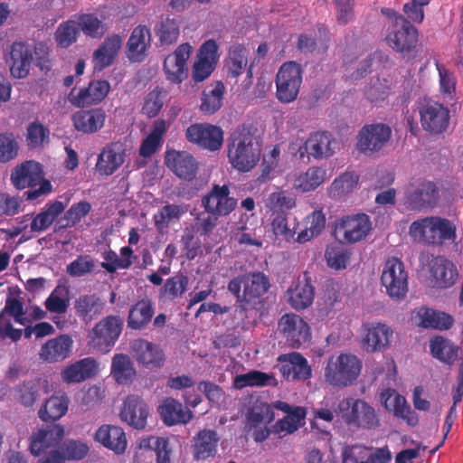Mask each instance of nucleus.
I'll list each match as a JSON object with an SVG mask.
<instances>
[{
    "label": "nucleus",
    "mask_w": 463,
    "mask_h": 463,
    "mask_svg": "<svg viewBox=\"0 0 463 463\" xmlns=\"http://www.w3.org/2000/svg\"><path fill=\"white\" fill-rule=\"evenodd\" d=\"M136 361L148 369L163 366L165 357L164 351L156 344L145 339H137L131 345Z\"/></svg>",
    "instance_id": "obj_31"
},
{
    "label": "nucleus",
    "mask_w": 463,
    "mask_h": 463,
    "mask_svg": "<svg viewBox=\"0 0 463 463\" xmlns=\"http://www.w3.org/2000/svg\"><path fill=\"white\" fill-rule=\"evenodd\" d=\"M436 68L439 73V90L441 96L446 100H453L457 90V78L454 72L439 61H436Z\"/></svg>",
    "instance_id": "obj_55"
},
{
    "label": "nucleus",
    "mask_w": 463,
    "mask_h": 463,
    "mask_svg": "<svg viewBox=\"0 0 463 463\" xmlns=\"http://www.w3.org/2000/svg\"><path fill=\"white\" fill-rule=\"evenodd\" d=\"M185 211L184 207L177 204H166L163 206L153 215L155 227L158 232H165L169 228L170 224L180 220Z\"/></svg>",
    "instance_id": "obj_52"
},
{
    "label": "nucleus",
    "mask_w": 463,
    "mask_h": 463,
    "mask_svg": "<svg viewBox=\"0 0 463 463\" xmlns=\"http://www.w3.org/2000/svg\"><path fill=\"white\" fill-rule=\"evenodd\" d=\"M94 440L117 455H122L128 446L124 430L117 425L104 424L94 434Z\"/></svg>",
    "instance_id": "obj_32"
},
{
    "label": "nucleus",
    "mask_w": 463,
    "mask_h": 463,
    "mask_svg": "<svg viewBox=\"0 0 463 463\" xmlns=\"http://www.w3.org/2000/svg\"><path fill=\"white\" fill-rule=\"evenodd\" d=\"M359 175L354 172H345L337 176L327 188L328 195L334 199L343 198L359 186Z\"/></svg>",
    "instance_id": "obj_48"
},
{
    "label": "nucleus",
    "mask_w": 463,
    "mask_h": 463,
    "mask_svg": "<svg viewBox=\"0 0 463 463\" xmlns=\"http://www.w3.org/2000/svg\"><path fill=\"white\" fill-rule=\"evenodd\" d=\"M202 205L205 212L217 216L229 215L237 206V200L230 195L229 186L215 184L203 197Z\"/></svg>",
    "instance_id": "obj_18"
},
{
    "label": "nucleus",
    "mask_w": 463,
    "mask_h": 463,
    "mask_svg": "<svg viewBox=\"0 0 463 463\" xmlns=\"http://www.w3.org/2000/svg\"><path fill=\"white\" fill-rule=\"evenodd\" d=\"M305 229L298 233L296 241L306 243L317 237L326 227V216L322 210H315L304 219Z\"/></svg>",
    "instance_id": "obj_49"
},
{
    "label": "nucleus",
    "mask_w": 463,
    "mask_h": 463,
    "mask_svg": "<svg viewBox=\"0 0 463 463\" xmlns=\"http://www.w3.org/2000/svg\"><path fill=\"white\" fill-rule=\"evenodd\" d=\"M70 399L64 392H58L47 398L38 411V417L44 422L56 421L68 411Z\"/></svg>",
    "instance_id": "obj_38"
},
{
    "label": "nucleus",
    "mask_w": 463,
    "mask_h": 463,
    "mask_svg": "<svg viewBox=\"0 0 463 463\" xmlns=\"http://www.w3.org/2000/svg\"><path fill=\"white\" fill-rule=\"evenodd\" d=\"M187 140L210 151L219 150L223 143V132L216 126L207 123H196L187 128Z\"/></svg>",
    "instance_id": "obj_19"
},
{
    "label": "nucleus",
    "mask_w": 463,
    "mask_h": 463,
    "mask_svg": "<svg viewBox=\"0 0 463 463\" xmlns=\"http://www.w3.org/2000/svg\"><path fill=\"white\" fill-rule=\"evenodd\" d=\"M149 413V407L142 397L129 394L123 401L119 419L135 430H144L147 425Z\"/></svg>",
    "instance_id": "obj_20"
},
{
    "label": "nucleus",
    "mask_w": 463,
    "mask_h": 463,
    "mask_svg": "<svg viewBox=\"0 0 463 463\" xmlns=\"http://www.w3.org/2000/svg\"><path fill=\"white\" fill-rule=\"evenodd\" d=\"M225 87L222 82H216L212 90L204 91L202 98L201 110L205 114H213L222 105Z\"/></svg>",
    "instance_id": "obj_60"
},
{
    "label": "nucleus",
    "mask_w": 463,
    "mask_h": 463,
    "mask_svg": "<svg viewBox=\"0 0 463 463\" xmlns=\"http://www.w3.org/2000/svg\"><path fill=\"white\" fill-rule=\"evenodd\" d=\"M362 348L367 353L384 352L394 339L393 328L386 323L372 322L362 326Z\"/></svg>",
    "instance_id": "obj_13"
},
{
    "label": "nucleus",
    "mask_w": 463,
    "mask_h": 463,
    "mask_svg": "<svg viewBox=\"0 0 463 463\" xmlns=\"http://www.w3.org/2000/svg\"><path fill=\"white\" fill-rule=\"evenodd\" d=\"M153 316V308L149 300L137 302L129 311L128 324L133 329L145 326Z\"/></svg>",
    "instance_id": "obj_56"
},
{
    "label": "nucleus",
    "mask_w": 463,
    "mask_h": 463,
    "mask_svg": "<svg viewBox=\"0 0 463 463\" xmlns=\"http://www.w3.org/2000/svg\"><path fill=\"white\" fill-rule=\"evenodd\" d=\"M335 141L326 132H315L309 135L303 146L298 150L300 158L307 156L315 159L330 157L335 153Z\"/></svg>",
    "instance_id": "obj_29"
},
{
    "label": "nucleus",
    "mask_w": 463,
    "mask_h": 463,
    "mask_svg": "<svg viewBox=\"0 0 463 463\" xmlns=\"http://www.w3.org/2000/svg\"><path fill=\"white\" fill-rule=\"evenodd\" d=\"M99 372V363L92 357H86L66 366L61 372V377L66 383H78L94 377Z\"/></svg>",
    "instance_id": "obj_34"
},
{
    "label": "nucleus",
    "mask_w": 463,
    "mask_h": 463,
    "mask_svg": "<svg viewBox=\"0 0 463 463\" xmlns=\"http://www.w3.org/2000/svg\"><path fill=\"white\" fill-rule=\"evenodd\" d=\"M338 408L343 419L349 425L364 429H373L379 425L374 409L363 400L344 399Z\"/></svg>",
    "instance_id": "obj_10"
},
{
    "label": "nucleus",
    "mask_w": 463,
    "mask_h": 463,
    "mask_svg": "<svg viewBox=\"0 0 463 463\" xmlns=\"http://www.w3.org/2000/svg\"><path fill=\"white\" fill-rule=\"evenodd\" d=\"M110 375L120 385L130 384L137 371L130 357L126 354H116L111 360Z\"/></svg>",
    "instance_id": "obj_44"
},
{
    "label": "nucleus",
    "mask_w": 463,
    "mask_h": 463,
    "mask_svg": "<svg viewBox=\"0 0 463 463\" xmlns=\"http://www.w3.org/2000/svg\"><path fill=\"white\" fill-rule=\"evenodd\" d=\"M286 302L295 310L310 307L315 298V288L311 279L304 276L294 280L284 295Z\"/></svg>",
    "instance_id": "obj_25"
},
{
    "label": "nucleus",
    "mask_w": 463,
    "mask_h": 463,
    "mask_svg": "<svg viewBox=\"0 0 463 463\" xmlns=\"http://www.w3.org/2000/svg\"><path fill=\"white\" fill-rule=\"evenodd\" d=\"M392 14V25L385 37L386 43L398 52H410L417 45L418 30L402 15Z\"/></svg>",
    "instance_id": "obj_9"
},
{
    "label": "nucleus",
    "mask_w": 463,
    "mask_h": 463,
    "mask_svg": "<svg viewBox=\"0 0 463 463\" xmlns=\"http://www.w3.org/2000/svg\"><path fill=\"white\" fill-rule=\"evenodd\" d=\"M430 272L434 286L439 288L453 286L458 278L455 265L443 257H435L431 260Z\"/></svg>",
    "instance_id": "obj_37"
},
{
    "label": "nucleus",
    "mask_w": 463,
    "mask_h": 463,
    "mask_svg": "<svg viewBox=\"0 0 463 463\" xmlns=\"http://www.w3.org/2000/svg\"><path fill=\"white\" fill-rule=\"evenodd\" d=\"M10 71L14 78L24 79L30 71L33 53L30 47L23 43H14L11 47Z\"/></svg>",
    "instance_id": "obj_41"
},
{
    "label": "nucleus",
    "mask_w": 463,
    "mask_h": 463,
    "mask_svg": "<svg viewBox=\"0 0 463 463\" xmlns=\"http://www.w3.org/2000/svg\"><path fill=\"white\" fill-rule=\"evenodd\" d=\"M391 128L383 123L364 126L357 135L356 149L364 155H373L382 150L390 141Z\"/></svg>",
    "instance_id": "obj_14"
},
{
    "label": "nucleus",
    "mask_w": 463,
    "mask_h": 463,
    "mask_svg": "<svg viewBox=\"0 0 463 463\" xmlns=\"http://www.w3.org/2000/svg\"><path fill=\"white\" fill-rule=\"evenodd\" d=\"M363 363L354 354L343 352L328 357L324 367V382L344 389L354 384L361 374Z\"/></svg>",
    "instance_id": "obj_2"
},
{
    "label": "nucleus",
    "mask_w": 463,
    "mask_h": 463,
    "mask_svg": "<svg viewBox=\"0 0 463 463\" xmlns=\"http://www.w3.org/2000/svg\"><path fill=\"white\" fill-rule=\"evenodd\" d=\"M409 236L417 243L438 246L456 238V227L444 218L430 216L420 218L411 222Z\"/></svg>",
    "instance_id": "obj_3"
},
{
    "label": "nucleus",
    "mask_w": 463,
    "mask_h": 463,
    "mask_svg": "<svg viewBox=\"0 0 463 463\" xmlns=\"http://www.w3.org/2000/svg\"><path fill=\"white\" fill-rule=\"evenodd\" d=\"M124 321L118 316H108L99 321L88 334V346L92 351L109 353L118 341Z\"/></svg>",
    "instance_id": "obj_5"
},
{
    "label": "nucleus",
    "mask_w": 463,
    "mask_h": 463,
    "mask_svg": "<svg viewBox=\"0 0 463 463\" xmlns=\"http://www.w3.org/2000/svg\"><path fill=\"white\" fill-rule=\"evenodd\" d=\"M381 402L389 411H392L396 417L405 420L408 424L414 426L418 422V418L411 411L403 396L400 395L393 389H385L381 392Z\"/></svg>",
    "instance_id": "obj_36"
},
{
    "label": "nucleus",
    "mask_w": 463,
    "mask_h": 463,
    "mask_svg": "<svg viewBox=\"0 0 463 463\" xmlns=\"http://www.w3.org/2000/svg\"><path fill=\"white\" fill-rule=\"evenodd\" d=\"M191 53L192 46L189 43H183L165 58L163 71L169 82L180 84L187 79V61Z\"/></svg>",
    "instance_id": "obj_16"
},
{
    "label": "nucleus",
    "mask_w": 463,
    "mask_h": 463,
    "mask_svg": "<svg viewBox=\"0 0 463 463\" xmlns=\"http://www.w3.org/2000/svg\"><path fill=\"white\" fill-rule=\"evenodd\" d=\"M219 60L218 45L215 41L208 40L202 44L192 68L194 81L206 80L213 71Z\"/></svg>",
    "instance_id": "obj_21"
},
{
    "label": "nucleus",
    "mask_w": 463,
    "mask_h": 463,
    "mask_svg": "<svg viewBox=\"0 0 463 463\" xmlns=\"http://www.w3.org/2000/svg\"><path fill=\"white\" fill-rule=\"evenodd\" d=\"M278 328L287 343L294 348L299 347L310 338L308 324L293 313L283 315L279 321Z\"/></svg>",
    "instance_id": "obj_17"
},
{
    "label": "nucleus",
    "mask_w": 463,
    "mask_h": 463,
    "mask_svg": "<svg viewBox=\"0 0 463 463\" xmlns=\"http://www.w3.org/2000/svg\"><path fill=\"white\" fill-rule=\"evenodd\" d=\"M106 118L104 109L98 108L76 112L72 116V122L78 131L90 134L102 128Z\"/></svg>",
    "instance_id": "obj_39"
},
{
    "label": "nucleus",
    "mask_w": 463,
    "mask_h": 463,
    "mask_svg": "<svg viewBox=\"0 0 463 463\" xmlns=\"http://www.w3.org/2000/svg\"><path fill=\"white\" fill-rule=\"evenodd\" d=\"M269 288V279L261 272L234 278L228 284V290L237 298V300L245 302L261 297Z\"/></svg>",
    "instance_id": "obj_11"
},
{
    "label": "nucleus",
    "mask_w": 463,
    "mask_h": 463,
    "mask_svg": "<svg viewBox=\"0 0 463 463\" xmlns=\"http://www.w3.org/2000/svg\"><path fill=\"white\" fill-rule=\"evenodd\" d=\"M373 229L371 218L365 213L345 215L335 222L334 234L343 244H354L366 239Z\"/></svg>",
    "instance_id": "obj_6"
},
{
    "label": "nucleus",
    "mask_w": 463,
    "mask_h": 463,
    "mask_svg": "<svg viewBox=\"0 0 463 463\" xmlns=\"http://www.w3.org/2000/svg\"><path fill=\"white\" fill-rule=\"evenodd\" d=\"M122 45V39L118 35L108 37L102 45L93 53V65L96 71H102L109 66L117 56Z\"/></svg>",
    "instance_id": "obj_45"
},
{
    "label": "nucleus",
    "mask_w": 463,
    "mask_h": 463,
    "mask_svg": "<svg viewBox=\"0 0 463 463\" xmlns=\"http://www.w3.org/2000/svg\"><path fill=\"white\" fill-rule=\"evenodd\" d=\"M306 411L301 407H295L291 412L279 420L275 425V431L287 435L295 432L304 422Z\"/></svg>",
    "instance_id": "obj_58"
},
{
    "label": "nucleus",
    "mask_w": 463,
    "mask_h": 463,
    "mask_svg": "<svg viewBox=\"0 0 463 463\" xmlns=\"http://www.w3.org/2000/svg\"><path fill=\"white\" fill-rule=\"evenodd\" d=\"M265 206L277 214L290 211L297 206V197L284 190H278L269 194L265 201Z\"/></svg>",
    "instance_id": "obj_53"
},
{
    "label": "nucleus",
    "mask_w": 463,
    "mask_h": 463,
    "mask_svg": "<svg viewBox=\"0 0 463 463\" xmlns=\"http://www.w3.org/2000/svg\"><path fill=\"white\" fill-rule=\"evenodd\" d=\"M80 34L75 18L61 23L54 33L56 43L61 48H68L74 43Z\"/></svg>",
    "instance_id": "obj_59"
},
{
    "label": "nucleus",
    "mask_w": 463,
    "mask_h": 463,
    "mask_svg": "<svg viewBox=\"0 0 463 463\" xmlns=\"http://www.w3.org/2000/svg\"><path fill=\"white\" fill-rule=\"evenodd\" d=\"M439 190L434 183L425 179L410 182L404 188L403 205L410 210L420 211L436 205Z\"/></svg>",
    "instance_id": "obj_7"
},
{
    "label": "nucleus",
    "mask_w": 463,
    "mask_h": 463,
    "mask_svg": "<svg viewBox=\"0 0 463 463\" xmlns=\"http://www.w3.org/2000/svg\"><path fill=\"white\" fill-rule=\"evenodd\" d=\"M110 90L107 80L91 81L87 88L73 89L69 94V101L79 108L90 106L102 101Z\"/></svg>",
    "instance_id": "obj_27"
},
{
    "label": "nucleus",
    "mask_w": 463,
    "mask_h": 463,
    "mask_svg": "<svg viewBox=\"0 0 463 463\" xmlns=\"http://www.w3.org/2000/svg\"><path fill=\"white\" fill-rule=\"evenodd\" d=\"M150 43L149 30L145 26L135 28L128 42V56L133 61H141Z\"/></svg>",
    "instance_id": "obj_46"
},
{
    "label": "nucleus",
    "mask_w": 463,
    "mask_h": 463,
    "mask_svg": "<svg viewBox=\"0 0 463 463\" xmlns=\"http://www.w3.org/2000/svg\"><path fill=\"white\" fill-rule=\"evenodd\" d=\"M125 152L121 145L112 144L99 155L97 171L105 175H112L124 162Z\"/></svg>",
    "instance_id": "obj_43"
},
{
    "label": "nucleus",
    "mask_w": 463,
    "mask_h": 463,
    "mask_svg": "<svg viewBox=\"0 0 463 463\" xmlns=\"http://www.w3.org/2000/svg\"><path fill=\"white\" fill-rule=\"evenodd\" d=\"M65 429L61 424L44 426L34 430L30 437V451L39 456L49 449L56 447L63 439Z\"/></svg>",
    "instance_id": "obj_23"
},
{
    "label": "nucleus",
    "mask_w": 463,
    "mask_h": 463,
    "mask_svg": "<svg viewBox=\"0 0 463 463\" xmlns=\"http://www.w3.org/2000/svg\"><path fill=\"white\" fill-rule=\"evenodd\" d=\"M220 437L213 430L203 429L198 431L192 440V455L196 461L213 458L218 451Z\"/></svg>",
    "instance_id": "obj_33"
},
{
    "label": "nucleus",
    "mask_w": 463,
    "mask_h": 463,
    "mask_svg": "<svg viewBox=\"0 0 463 463\" xmlns=\"http://www.w3.org/2000/svg\"><path fill=\"white\" fill-rule=\"evenodd\" d=\"M73 343L71 336L66 334L51 338L41 346L39 358L48 364L62 362L71 356Z\"/></svg>",
    "instance_id": "obj_26"
},
{
    "label": "nucleus",
    "mask_w": 463,
    "mask_h": 463,
    "mask_svg": "<svg viewBox=\"0 0 463 463\" xmlns=\"http://www.w3.org/2000/svg\"><path fill=\"white\" fill-rule=\"evenodd\" d=\"M61 450V452L57 449L52 450L39 463H65V459L80 460L87 455L89 447L80 440H69L64 443Z\"/></svg>",
    "instance_id": "obj_42"
},
{
    "label": "nucleus",
    "mask_w": 463,
    "mask_h": 463,
    "mask_svg": "<svg viewBox=\"0 0 463 463\" xmlns=\"http://www.w3.org/2000/svg\"><path fill=\"white\" fill-rule=\"evenodd\" d=\"M303 71L296 61L284 62L276 75V97L282 103L293 102L299 93Z\"/></svg>",
    "instance_id": "obj_8"
},
{
    "label": "nucleus",
    "mask_w": 463,
    "mask_h": 463,
    "mask_svg": "<svg viewBox=\"0 0 463 463\" xmlns=\"http://www.w3.org/2000/svg\"><path fill=\"white\" fill-rule=\"evenodd\" d=\"M278 362L281 364L280 373L288 380L306 381L311 377V367L307 360L299 353L280 354Z\"/></svg>",
    "instance_id": "obj_30"
},
{
    "label": "nucleus",
    "mask_w": 463,
    "mask_h": 463,
    "mask_svg": "<svg viewBox=\"0 0 463 463\" xmlns=\"http://www.w3.org/2000/svg\"><path fill=\"white\" fill-rule=\"evenodd\" d=\"M103 304L96 295L80 296L74 302V309L77 316L86 323L90 322L96 316L101 313Z\"/></svg>",
    "instance_id": "obj_50"
},
{
    "label": "nucleus",
    "mask_w": 463,
    "mask_h": 463,
    "mask_svg": "<svg viewBox=\"0 0 463 463\" xmlns=\"http://www.w3.org/2000/svg\"><path fill=\"white\" fill-rule=\"evenodd\" d=\"M75 20L80 32L81 31L89 37H100L105 33V27L102 22L91 14H80L75 17Z\"/></svg>",
    "instance_id": "obj_63"
},
{
    "label": "nucleus",
    "mask_w": 463,
    "mask_h": 463,
    "mask_svg": "<svg viewBox=\"0 0 463 463\" xmlns=\"http://www.w3.org/2000/svg\"><path fill=\"white\" fill-rule=\"evenodd\" d=\"M420 123L426 131L434 134L444 132L449 124V110L443 104L423 99L418 103Z\"/></svg>",
    "instance_id": "obj_15"
},
{
    "label": "nucleus",
    "mask_w": 463,
    "mask_h": 463,
    "mask_svg": "<svg viewBox=\"0 0 463 463\" xmlns=\"http://www.w3.org/2000/svg\"><path fill=\"white\" fill-rule=\"evenodd\" d=\"M273 419L274 413L271 407L265 402H260L250 410L247 415L246 428L251 430L252 427L269 424Z\"/></svg>",
    "instance_id": "obj_62"
},
{
    "label": "nucleus",
    "mask_w": 463,
    "mask_h": 463,
    "mask_svg": "<svg viewBox=\"0 0 463 463\" xmlns=\"http://www.w3.org/2000/svg\"><path fill=\"white\" fill-rule=\"evenodd\" d=\"M45 307L48 311L56 314H63L69 307V292L65 287H56L45 300Z\"/></svg>",
    "instance_id": "obj_64"
},
{
    "label": "nucleus",
    "mask_w": 463,
    "mask_h": 463,
    "mask_svg": "<svg viewBox=\"0 0 463 463\" xmlns=\"http://www.w3.org/2000/svg\"><path fill=\"white\" fill-rule=\"evenodd\" d=\"M381 282L392 298H402L408 291V273L403 263L397 258H391L383 265Z\"/></svg>",
    "instance_id": "obj_12"
},
{
    "label": "nucleus",
    "mask_w": 463,
    "mask_h": 463,
    "mask_svg": "<svg viewBox=\"0 0 463 463\" xmlns=\"http://www.w3.org/2000/svg\"><path fill=\"white\" fill-rule=\"evenodd\" d=\"M65 205L62 202L55 201L48 203L39 213L34 216L26 214L23 216V226L17 229L15 234H19L27 227L30 232L40 233L46 231L56 220V218L64 211Z\"/></svg>",
    "instance_id": "obj_22"
},
{
    "label": "nucleus",
    "mask_w": 463,
    "mask_h": 463,
    "mask_svg": "<svg viewBox=\"0 0 463 463\" xmlns=\"http://www.w3.org/2000/svg\"><path fill=\"white\" fill-rule=\"evenodd\" d=\"M158 411L164 423L167 426L186 424L193 419V412L173 398L165 399Z\"/></svg>",
    "instance_id": "obj_40"
},
{
    "label": "nucleus",
    "mask_w": 463,
    "mask_h": 463,
    "mask_svg": "<svg viewBox=\"0 0 463 463\" xmlns=\"http://www.w3.org/2000/svg\"><path fill=\"white\" fill-rule=\"evenodd\" d=\"M11 181L14 186L20 190L40 184L38 189L25 192L24 194L28 200H35L50 194L52 190V184L43 179L42 165L33 160L16 165L12 171Z\"/></svg>",
    "instance_id": "obj_4"
},
{
    "label": "nucleus",
    "mask_w": 463,
    "mask_h": 463,
    "mask_svg": "<svg viewBox=\"0 0 463 463\" xmlns=\"http://www.w3.org/2000/svg\"><path fill=\"white\" fill-rule=\"evenodd\" d=\"M277 384L278 381L273 374L256 370L236 375L233 380V387L235 389L253 386H276Z\"/></svg>",
    "instance_id": "obj_51"
},
{
    "label": "nucleus",
    "mask_w": 463,
    "mask_h": 463,
    "mask_svg": "<svg viewBox=\"0 0 463 463\" xmlns=\"http://www.w3.org/2000/svg\"><path fill=\"white\" fill-rule=\"evenodd\" d=\"M330 177L324 166L312 165L306 171L296 172L289 182L292 188L299 193H309L325 184Z\"/></svg>",
    "instance_id": "obj_28"
},
{
    "label": "nucleus",
    "mask_w": 463,
    "mask_h": 463,
    "mask_svg": "<svg viewBox=\"0 0 463 463\" xmlns=\"http://www.w3.org/2000/svg\"><path fill=\"white\" fill-rule=\"evenodd\" d=\"M165 161L166 166L180 178L191 180L195 176L197 165L194 158L188 152L166 151Z\"/></svg>",
    "instance_id": "obj_35"
},
{
    "label": "nucleus",
    "mask_w": 463,
    "mask_h": 463,
    "mask_svg": "<svg viewBox=\"0 0 463 463\" xmlns=\"http://www.w3.org/2000/svg\"><path fill=\"white\" fill-rule=\"evenodd\" d=\"M167 128L168 124L164 119L156 120L149 135L141 143L139 155L143 157H149L159 150Z\"/></svg>",
    "instance_id": "obj_47"
},
{
    "label": "nucleus",
    "mask_w": 463,
    "mask_h": 463,
    "mask_svg": "<svg viewBox=\"0 0 463 463\" xmlns=\"http://www.w3.org/2000/svg\"><path fill=\"white\" fill-rule=\"evenodd\" d=\"M421 321L420 325L423 327H431L436 329H448L453 324V319L446 313L436 311L433 309H422L420 313Z\"/></svg>",
    "instance_id": "obj_61"
},
{
    "label": "nucleus",
    "mask_w": 463,
    "mask_h": 463,
    "mask_svg": "<svg viewBox=\"0 0 463 463\" xmlns=\"http://www.w3.org/2000/svg\"><path fill=\"white\" fill-rule=\"evenodd\" d=\"M39 379L24 381L14 389V399L24 407L33 406L40 395Z\"/></svg>",
    "instance_id": "obj_54"
},
{
    "label": "nucleus",
    "mask_w": 463,
    "mask_h": 463,
    "mask_svg": "<svg viewBox=\"0 0 463 463\" xmlns=\"http://www.w3.org/2000/svg\"><path fill=\"white\" fill-rule=\"evenodd\" d=\"M260 156V143L250 128L240 127L230 135L227 158L234 170L240 173L250 172L259 164Z\"/></svg>",
    "instance_id": "obj_1"
},
{
    "label": "nucleus",
    "mask_w": 463,
    "mask_h": 463,
    "mask_svg": "<svg viewBox=\"0 0 463 463\" xmlns=\"http://www.w3.org/2000/svg\"><path fill=\"white\" fill-rule=\"evenodd\" d=\"M431 354L444 363H451L458 356L457 347L449 340L436 336L430 341Z\"/></svg>",
    "instance_id": "obj_57"
},
{
    "label": "nucleus",
    "mask_w": 463,
    "mask_h": 463,
    "mask_svg": "<svg viewBox=\"0 0 463 463\" xmlns=\"http://www.w3.org/2000/svg\"><path fill=\"white\" fill-rule=\"evenodd\" d=\"M343 457L344 463H390L392 452L387 446L368 448L354 445L345 448Z\"/></svg>",
    "instance_id": "obj_24"
}]
</instances>
